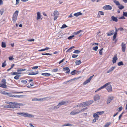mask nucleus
Masks as SVG:
<instances>
[{"mask_svg": "<svg viewBox=\"0 0 127 127\" xmlns=\"http://www.w3.org/2000/svg\"><path fill=\"white\" fill-rule=\"evenodd\" d=\"M110 123H107L103 127H108L111 124Z\"/></svg>", "mask_w": 127, "mask_h": 127, "instance_id": "38", "label": "nucleus"}, {"mask_svg": "<svg viewBox=\"0 0 127 127\" xmlns=\"http://www.w3.org/2000/svg\"><path fill=\"white\" fill-rule=\"evenodd\" d=\"M58 70V68H56L53 69L52 70V71L53 72H56Z\"/></svg>", "mask_w": 127, "mask_h": 127, "instance_id": "56", "label": "nucleus"}, {"mask_svg": "<svg viewBox=\"0 0 127 127\" xmlns=\"http://www.w3.org/2000/svg\"><path fill=\"white\" fill-rule=\"evenodd\" d=\"M44 98H41L39 99H38L36 98H34L32 99V101H42Z\"/></svg>", "mask_w": 127, "mask_h": 127, "instance_id": "11", "label": "nucleus"}, {"mask_svg": "<svg viewBox=\"0 0 127 127\" xmlns=\"http://www.w3.org/2000/svg\"><path fill=\"white\" fill-rule=\"evenodd\" d=\"M22 116H23L25 117H33V115L26 113L24 112H22Z\"/></svg>", "mask_w": 127, "mask_h": 127, "instance_id": "2", "label": "nucleus"}, {"mask_svg": "<svg viewBox=\"0 0 127 127\" xmlns=\"http://www.w3.org/2000/svg\"><path fill=\"white\" fill-rule=\"evenodd\" d=\"M98 115H100L103 114L104 113V111H98L96 112Z\"/></svg>", "mask_w": 127, "mask_h": 127, "instance_id": "34", "label": "nucleus"}, {"mask_svg": "<svg viewBox=\"0 0 127 127\" xmlns=\"http://www.w3.org/2000/svg\"><path fill=\"white\" fill-rule=\"evenodd\" d=\"M39 73V72L38 71H35L32 72L30 73H29V75H35L38 74Z\"/></svg>", "mask_w": 127, "mask_h": 127, "instance_id": "21", "label": "nucleus"}, {"mask_svg": "<svg viewBox=\"0 0 127 127\" xmlns=\"http://www.w3.org/2000/svg\"><path fill=\"white\" fill-rule=\"evenodd\" d=\"M87 109V107L85 108H83V109H82L81 110H79V112H80V113L81 112H82L84 111L85 110H86Z\"/></svg>", "mask_w": 127, "mask_h": 127, "instance_id": "49", "label": "nucleus"}, {"mask_svg": "<svg viewBox=\"0 0 127 127\" xmlns=\"http://www.w3.org/2000/svg\"><path fill=\"white\" fill-rule=\"evenodd\" d=\"M26 70V69H25V68L23 69H21L20 68V69H18L17 70V71L18 72H19L24 71H25Z\"/></svg>", "mask_w": 127, "mask_h": 127, "instance_id": "35", "label": "nucleus"}, {"mask_svg": "<svg viewBox=\"0 0 127 127\" xmlns=\"http://www.w3.org/2000/svg\"><path fill=\"white\" fill-rule=\"evenodd\" d=\"M103 8L104 10H110L112 9V7L109 5H106L103 7Z\"/></svg>", "mask_w": 127, "mask_h": 127, "instance_id": "3", "label": "nucleus"}, {"mask_svg": "<svg viewBox=\"0 0 127 127\" xmlns=\"http://www.w3.org/2000/svg\"><path fill=\"white\" fill-rule=\"evenodd\" d=\"M115 67H112L110 68L107 72L108 73H110V72L112 71L115 68Z\"/></svg>", "mask_w": 127, "mask_h": 127, "instance_id": "27", "label": "nucleus"}, {"mask_svg": "<svg viewBox=\"0 0 127 127\" xmlns=\"http://www.w3.org/2000/svg\"><path fill=\"white\" fill-rule=\"evenodd\" d=\"M111 83L110 82H108V83H107L106 84H104L103 86H102L103 88L106 87L109 84Z\"/></svg>", "mask_w": 127, "mask_h": 127, "instance_id": "40", "label": "nucleus"}, {"mask_svg": "<svg viewBox=\"0 0 127 127\" xmlns=\"http://www.w3.org/2000/svg\"><path fill=\"white\" fill-rule=\"evenodd\" d=\"M114 31L113 30H112L111 32L107 33V35L108 36H110L113 35L114 33Z\"/></svg>", "mask_w": 127, "mask_h": 127, "instance_id": "19", "label": "nucleus"}, {"mask_svg": "<svg viewBox=\"0 0 127 127\" xmlns=\"http://www.w3.org/2000/svg\"><path fill=\"white\" fill-rule=\"evenodd\" d=\"M68 102V101H61L58 104L59 107H61V106L65 104V103H67Z\"/></svg>", "mask_w": 127, "mask_h": 127, "instance_id": "5", "label": "nucleus"}, {"mask_svg": "<svg viewBox=\"0 0 127 127\" xmlns=\"http://www.w3.org/2000/svg\"><path fill=\"white\" fill-rule=\"evenodd\" d=\"M38 67V66H35L32 67V68L33 69H36Z\"/></svg>", "mask_w": 127, "mask_h": 127, "instance_id": "61", "label": "nucleus"}, {"mask_svg": "<svg viewBox=\"0 0 127 127\" xmlns=\"http://www.w3.org/2000/svg\"><path fill=\"white\" fill-rule=\"evenodd\" d=\"M67 27V26L65 24H64L61 27V29H64L66 28V27Z\"/></svg>", "mask_w": 127, "mask_h": 127, "instance_id": "48", "label": "nucleus"}, {"mask_svg": "<svg viewBox=\"0 0 127 127\" xmlns=\"http://www.w3.org/2000/svg\"><path fill=\"white\" fill-rule=\"evenodd\" d=\"M15 102H10L9 103V104H10V108H14V106L15 105Z\"/></svg>", "mask_w": 127, "mask_h": 127, "instance_id": "13", "label": "nucleus"}, {"mask_svg": "<svg viewBox=\"0 0 127 127\" xmlns=\"http://www.w3.org/2000/svg\"><path fill=\"white\" fill-rule=\"evenodd\" d=\"M22 96V95H12L11 94L10 97H15L16 98H20Z\"/></svg>", "mask_w": 127, "mask_h": 127, "instance_id": "18", "label": "nucleus"}, {"mask_svg": "<svg viewBox=\"0 0 127 127\" xmlns=\"http://www.w3.org/2000/svg\"><path fill=\"white\" fill-rule=\"evenodd\" d=\"M18 103V106H24L25 105L24 104L22 103Z\"/></svg>", "mask_w": 127, "mask_h": 127, "instance_id": "62", "label": "nucleus"}, {"mask_svg": "<svg viewBox=\"0 0 127 127\" xmlns=\"http://www.w3.org/2000/svg\"><path fill=\"white\" fill-rule=\"evenodd\" d=\"M87 106L86 102H84L80 104L79 107H83Z\"/></svg>", "mask_w": 127, "mask_h": 127, "instance_id": "9", "label": "nucleus"}, {"mask_svg": "<svg viewBox=\"0 0 127 127\" xmlns=\"http://www.w3.org/2000/svg\"><path fill=\"white\" fill-rule=\"evenodd\" d=\"M6 80L5 79H2L1 81V82L3 83V84H6Z\"/></svg>", "mask_w": 127, "mask_h": 127, "instance_id": "47", "label": "nucleus"}, {"mask_svg": "<svg viewBox=\"0 0 127 127\" xmlns=\"http://www.w3.org/2000/svg\"><path fill=\"white\" fill-rule=\"evenodd\" d=\"M111 19L110 20V21H113L116 22H117L118 21V20L117 17H115L114 16H112L111 17Z\"/></svg>", "mask_w": 127, "mask_h": 127, "instance_id": "8", "label": "nucleus"}, {"mask_svg": "<svg viewBox=\"0 0 127 127\" xmlns=\"http://www.w3.org/2000/svg\"><path fill=\"white\" fill-rule=\"evenodd\" d=\"M11 74L12 75H16L20 74H21V73L20 72H11Z\"/></svg>", "mask_w": 127, "mask_h": 127, "instance_id": "29", "label": "nucleus"}, {"mask_svg": "<svg viewBox=\"0 0 127 127\" xmlns=\"http://www.w3.org/2000/svg\"><path fill=\"white\" fill-rule=\"evenodd\" d=\"M6 61H5L2 64V67H4L6 66Z\"/></svg>", "mask_w": 127, "mask_h": 127, "instance_id": "44", "label": "nucleus"}, {"mask_svg": "<svg viewBox=\"0 0 127 127\" xmlns=\"http://www.w3.org/2000/svg\"><path fill=\"white\" fill-rule=\"evenodd\" d=\"M90 81L88 79L87 80H86L85 81L83 82V85H85L89 83Z\"/></svg>", "mask_w": 127, "mask_h": 127, "instance_id": "25", "label": "nucleus"}, {"mask_svg": "<svg viewBox=\"0 0 127 127\" xmlns=\"http://www.w3.org/2000/svg\"><path fill=\"white\" fill-rule=\"evenodd\" d=\"M50 49V48L49 47H46L44 49H41L40 50H38V51H45L46 50H48L49 49Z\"/></svg>", "mask_w": 127, "mask_h": 127, "instance_id": "33", "label": "nucleus"}, {"mask_svg": "<svg viewBox=\"0 0 127 127\" xmlns=\"http://www.w3.org/2000/svg\"><path fill=\"white\" fill-rule=\"evenodd\" d=\"M1 46L2 48H5L6 47V43L4 42H2L1 44Z\"/></svg>", "mask_w": 127, "mask_h": 127, "instance_id": "31", "label": "nucleus"}, {"mask_svg": "<svg viewBox=\"0 0 127 127\" xmlns=\"http://www.w3.org/2000/svg\"><path fill=\"white\" fill-rule=\"evenodd\" d=\"M0 87L4 88H6L7 87L6 84H0Z\"/></svg>", "mask_w": 127, "mask_h": 127, "instance_id": "22", "label": "nucleus"}, {"mask_svg": "<svg viewBox=\"0 0 127 127\" xmlns=\"http://www.w3.org/2000/svg\"><path fill=\"white\" fill-rule=\"evenodd\" d=\"M113 1L117 5H120V3L119 1L116 0H113Z\"/></svg>", "mask_w": 127, "mask_h": 127, "instance_id": "28", "label": "nucleus"}, {"mask_svg": "<svg viewBox=\"0 0 127 127\" xmlns=\"http://www.w3.org/2000/svg\"><path fill=\"white\" fill-rule=\"evenodd\" d=\"M59 15V13L57 10H55L54 11V16H58Z\"/></svg>", "mask_w": 127, "mask_h": 127, "instance_id": "30", "label": "nucleus"}, {"mask_svg": "<svg viewBox=\"0 0 127 127\" xmlns=\"http://www.w3.org/2000/svg\"><path fill=\"white\" fill-rule=\"evenodd\" d=\"M80 113V112H79V110L77 109L76 110L73 111L70 113V115H75L77 114Z\"/></svg>", "mask_w": 127, "mask_h": 127, "instance_id": "4", "label": "nucleus"}, {"mask_svg": "<svg viewBox=\"0 0 127 127\" xmlns=\"http://www.w3.org/2000/svg\"><path fill=\"white\" fill-rule=\"evenodd\" d=\"M94 102V101L93 100H90L86 102V103L87 106L90 105L92 103Z\"/></svg>", "mask_w": 127, "mask_h": 127, "instance_id": "15", "label": "nucleus"}, {"mask_svg": "<svg viewBox=\"0 0 127 127\" xmlns=\"http://www.w3.org/2000/svg\"><path fill=\"white\" fill-rule=\"evenodd\" d=\"M106 89L107 91L109 92H110L112 91V88L111 85L107 87Z\"/></svg>", "mask_w": 127, "mask_h": 127, "instance_id": "14", "label": "nucleus"}, {"mask_svg": "<svg viewBox=\"0 0 127 127\" xmlns=\"http://www.w3.org/2000/svg\"><path fill=\"white\" fill-rule=\"evenodd\" d=\"M81 63V62L79 60H77L75 62L76 64V65H78Z\"/></svg>", "mask_w": 127, "mask_h": 127, "instance_id": "24", "label": "nucleus"}, {"mask_svg": "<svg viewBox=\"0 0 127 127\" xmlns=\"http://www.w3.org/2000/svg\"><path fill=\"white\" fill-rule=\"evenodd\" d=\"M9 59V60L11 61L12 60L14 59V58L13 57H9L8 58Z\"/></svg>", "mask_w": 127, "mask_h": 127, "instance_id": "58", "label": "nucleus"}, {"mask_svg": "<svg viewBox=\"0 0 127 127\" xmlns=\"http://www.w3.org/2000/svg\"><path fill=\"white\" fill-rule=\"evenodd\" d=\"M18 11L16 10L14 13L12 17V21L13 22H16L18 15Z\"/></svg>", "mask_w": 127, "mask_h": 127, "instance_id": "1", "label": "nucleus"}, {"mask_svg": "<svg viewBox=\"0 0 127 127\" xmlns=\"http://www.w3.org/2000/svg\"><path fill=\"white\" fill-rule=\"evenodd\" d=\"M76 70H74L72 71L71 72V74L73 75H75V73H76Z\"/></svg>", "mask_w": 127, "mask_h": 127, "instance_id": "43", "label": "nucleus"}, {"mask_svg": "<svg viewBox=\"0 0 127 127\" xmlns=\"http://www.w3.org/2000/svg\"><path fill=\"white\" fill-rule=\"evenodd\" d=\"M74 37V35H73L71 36H69L67 38V39L69 40L71 39Z\"/></svg>", "mask_w": 127, "mask_h": 127, "instance_id": "51", "label": "nucleus"}, {"mask_svg": "<svg viewBox=\"0 0 127 127\" xmlns=\"http://www.w3.org/2000/svg\"><path fill=\"white\" fill-rule=\"evenodd\" d=\"M78 55H76L75 54H73L72 56V57L73 58H76L77 57Z\"/></svg>", "mask_w": 127, "mask_h": 127, "instance_id": "60", "label": "nucleus"}, {"mask_svg": "<svg viewBox=\"0 0 127 127\" xmlns=\"http://www.w3.org/2000/svg\"><path fill=\"white\" fill-rule=\"evenodd\" d=\"M118 60V58L116 56H114L113 58L112 62L113 64H114L116 62V61Z\"/></svg>", "mask_w": 127, "mask_h": 127, "instance_id": "12", "label": "nucleus"}, {"mask_svg": "<svg viewBox=\"0 0 127 127\" xmlns=\"http://www.w3.org/2000/svg\"><path fill=\"white\" fill-rule=\"evenodd\" d=\"M21 82L22 83H23L24 84H26L27 83V81L25 80H22L21 81Z\"/></svg>", "mask_w": 127, "mask_h": 127, "instance_id": "53", "label": "nucleus"}, {"mask_svg": "<svg viewBox=\"0 0 127 127\" xmlns=\"http://www.w3.org/2000/svg\"><path fill=\"white\" fill-rule=\"evenodd\" d=\"M118 8L120 9H122L124 8V7L123 5H119Z\"/></svg>", "mask_w": 127, "mask_h": 127, "instance_id": "45", "label": "nucleus"}, {"mask_svg": "<svg viewBox=\"0 0 127 127\" xmlns=\"http://www.w3.org/2000/svg\"><path fill=\"white\" fill-rule=\"evenodd\" d=\"M3 94L4 95H7L8 96L10 97L11 94H10L7 93L6 92L4 91Z\"/></svg>", "mask_w": 127, "mask_h": 127, "instance_id": "32", "label": "nucleus"}, {"mask_svg": "<svg viewBox=\"0 0 127 127\" xmlns=\"http://www.w3.org/2000/svg\"><path fill=\"white\" fill-rule=\"evenodd\" d=\"M64 70H67L66 73H69L70 71V70L69 69V67H65L63 68Z\"/></svg>", "mask_w": 127, "mask_h": 127, "instance_id": "17", "label": "nucleus"}, {"mask_svg": "<svg viewBox=\"0 0 127 127\" xmlns=\"http://www.w3.org/2000/svg\"><path fill=\"white\" fill-rule=\"evenodd\" d=\"M59 107L58 105L57 106H55L53 107V109H57L59 108Z\"/></svg>", "mask_w": 127, "mask_h": 127, "instance_id": "55", "label": "nucleus"}, {"mask_svg": "<svg viewBox=\"0 0 127 127\" xmlns=\"http://www.w3.org/2000/svg\"><path fill=\"white\" fill-rule=\"evenodd\" d=\"M103 87L102 86L100 88H99L98 89L96 90L95 91V92L96 93L98 91H99L101 89H103Z\"/></svg>", "mask_w": 127, "mask_h": 127, "instance_id": "46", "label": "nucleus"}, {"mask_svg": "<svg viewBox=\"0 0 127 127\" xmlns=\"http://www.w3.org/2000/svg\"><path fill=\"white\" fill-rule=\"evenodd\" d=\"M123 16H125L126 17H127V12H123Z\"/></svg>", "mask_w": 127, "mask_h": 127, "instance_id": "54", "label": "nucleus"}, {"mask_svg": "<svg viewBox=\"0 0 127 127\" xmlns=\"http://www.w3.org/2000/svg\"><path fill=\"white\" fill-rule=\"evenodd\" d=\"M121 46L122 48V51L123 52H124L125 51L126 48V44L123 42L121 44Z\"/></svg>", "mask_w": 127, "mask_h": 127, "instance_id": "6", "label": "nucleus"}, {"mask_svg": "<svg viewBox=\"0 0 127 127\" xmlns=\"http://www.w3.org/2000/svg\"><path fill=\"white\" fill-rule=\"evenodd\" d=\"M117 35L114 34V35L113 36V40H114L116 38L117 36Z\"/></svg>", "mask_w": 127, "mask_h": 127, "instance_id": "64", "label": "nucleus"}, {"mask_svg": "<svg viewBox=\"0 0 127 127\" xmlns=\"http://www.w3.org/2000/svg\"><path fill=\"white\" fill-rule=\"evenodd\" d=\"M93 116L95 118H96L97 120L98 119V118L99 117L98 114L96 112L93 115Z\"/></svg>", "mask_w": 127, "mask_h": 127, "instance_id": "16", "label": "nucleus"}, {"mask_svg": "<svg viewBox=\"0 0 127 127\" xmlns=\"http://www.w3.org/2000/svg\"><path fill=\"white\" fill-rule=\"evenodd\" d=\"M103 50V48H102L99 51V54L101 55L102 54V51Z\"/></svg>", "mask_w": 127, "mask_h": 127, "instance_id": "57", "label": "nucleus"}, {"mask_svg": "<svg viewBox=\"0 0 127 127\" xmlns=\"http://www.w3.org/2000/svg\"><path fill=\"white\" fill-rule=\"evenodd\" d=\"M3 13V9H1L0 10V13L1 15H2Z\"/></svg>", "mask_w": 127, "mask_h": 127, "instance_id": "63", "label": "nucleus"}, {"mask_svg": "<svg viewBox=\"0 0 127 127\" xmlns=\"http://www.w3.org/2000/svg\"><path fill=\"white\" fill-rule=\"evenodd\" d=\"M20 76V75H16L14 77V78L15 79L18 80L19 79Z\"/></svg>", "mask_w": 127, "mask_h": 127, "instance_id": "42", "label": "nucleus"}, {"mask_svg": "<svg viewBox=\"0 0 127 127\" xmlns=\"http://www.w3.org/2000/svg\"><path fill=\"white\" fill-rule=\"evenodd\" d=\"M81 52L79 50H75L73 52V53L76 54H79Z\"/></svg>", "mask_w": 127, "mask_h": 127, "instance_id": "36", "label": "nucleus"}, {"mask_svg": "<svg viewBox=\"0 0 127 127\" xmlns=\"http://www.w3.org/2000/svg\"><path fill=\"white\" fill-rule=\"evenodd\" d=\"M98 48V47L97 46H96L95 47H94L93 48V49L94 50L97 51Z\"/></svg>", "mask_w": 127, "mask_h": 127, "instance_id": "52", "label": "nucleus"}, {"mask_svg": "<svg viewBox=\"0 0 127 127\" xmlns=\"http://www.w3.org/2000/svg\"><path fill=\"white\" fill-rule=\"evenodd\" d=\"M100 98V96L98 95H97L95 96L94 97V99L95 101H97Z\"/></svg>", "mask_w": 127, "mask_h": 127, "instance_id": "10", "label": "nucleus"}, {"mask_svg": "<svg viewBox=\"0 0 127 127\" xmlns=\"http://www.w3.org/2000/svg\"><path fill=\"white\" fill-rule=\"evenodd\" d=\"M118 65L119 66L123 65H124V64L121 61L118 63Z\"/></svg>", "mask_w": 127, "mask_h": 127, "instance_id": "39", "label": "nucleus"}, {"mask_svg": "<svg viewBox=\"0 0 127 127\" xmlns=\"http://www.w3.org/2000/svg\"><path fill=\"white\" fill-rule=\"evenodd\" d=\"M37 16L36 19L37 20H38L40 18V13L39 12H38L37 13Z\"/></svg>", "mask_w": 127, "mask_h": 127, "instance_id": "23", "label": "nucleus"}, {"mask_svg": "<svg viewBox=\"0 0 127 127\" xmlns=\"http://www.w3.org/2000/svg\"><path fill=\"white\" fill-rule=\"evenodd\" d=\"M10 105L9 104V105H5L4 106V108H10Z\"/></svg>", "mask_w": 127, "mask_h": 127, "instance_id": "59", "label": "nucleus"}, {"mask_svg": "<svg viewBox=\"0 0 127 127\" xmlns=\"http://www.w3.org/2000/svg\"><path fill=\"white\" fill-rule=\"evenodd\" d=\"M114 97L113 96H109L108 97L107 102V104L109 103L113 99Z\"/></svg>", "mask_w": 127, "mask_h": 127, "instance_id": "7", "label": "nucleus"}, {"mask_svg": "<svg viewBox=\"0 0 127 127\" xmlns=\"http://www.w3.org/2000/svg\"><path fill=\"white\" fill-rule=\"evenodd\" d=\"M82 13L80 12H78L77 13H75L74 14V15L76 17H78L79 15H81Z\"/></svg>", "mask_w": 127, "mask_h": 127, "instance_id": "20", "label": "nucleus"}, {"mask_svg": "<svg viewBox=\"0 0 127 127\" xmlns=\"http://www.w3.org/2000/svg\"><path fill=\"white\" fill-rule=\"evenodd\" d=\"M75 47L74 46H72L71 47H70L66 51V52H70L72 51V49L74 48Z\"/></svg>", "mask_w": 127, "mask_h": 127, "instance_id": "26", "label": "nucleus"}, {"mask_svg": "<svg viewBox=\"0 0 127 127\" xmlns=\"http://www.w3.org/2000/svg\"><path fill=\"white\" fill-rule=\"evenodd\" d=\"M14 108H19L20 107L18 106L17 103L15 102Z\"/></svg>", "mask_w": 127, "mask_h": 127, "instance_id": "37", "label": "nucleus"}, {"mask_svg": "<svg viewBox=\"0 0 127 127\" xmlns=\"http://www.w3.org/2000/svg\"><path fill=\"white\" fill-rule=\"evenodd\" d=\"M111 83L110 82H108V83H107L106 84H104L103 86H102L103 88L106 87L109 84Z\"/></svg>", "mask_w": 127, "mask_h": 127, "instance_id": "41", "label": "nucleus"}, {"mask_svg": "<svg viewBox=\"0 0 127 127\" xmlns=\"http://www.w3.org/2000/svg\"><path fill=\"white\" fill-rule=\"evenodd\" d=\"M15 65L14 64H12V65H11V67H10V68H9V69H7V71H9L12 68H13V66H14Z\"/></svg>", "mask_w": 127, "mask_h": 127, "instance_id": "50", "label": "nucleus"}]
</instances>
